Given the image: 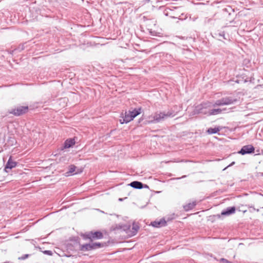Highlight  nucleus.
I'll use <instances>...</instances> for the list:
<instances>
[{
  "label": "nucleus",
  "instance_id": "nucleus-1",
  "mask_svg": "<svg viewBox=\"0 0 263 263\" xmlns=\"http://www.w3.org/2000/svg\"><path fill=\"white\" fill-rule=\"evenodd\" d=\"M175 115L174 112L172 111H167L163 112H157L154 116H149V123H158L161 122L165 119L173 117Z\"/></svg>",
  "mask_w": 263,
  "mask_h": 263
},
{
  "label": "nucleus",
  "instance_id": "nucleus-2",
  "mask_svg": "<svg viewBox=\"0 0 263 263\" xmlns=\"http://www.w3.org/2000/svg\"><path fill=\"white\" fill-rule=\"evenodd\" d=\"M206 107L205 106V104H200L197 107H196L194 112V113L193 115H195L197 114H208V115H215L221 113L223 111L226 110V108H215L209 110L208 112H207L204 109Z\"/></svg>",
  "mask_w": 263,
  "mask_h": 263
},
{
  "label": "nucleus",
  "instance_id": "nucleus-3",
  "mask_svg": "<svg viewBox=\"0 0 263 263\" xmlns=\"http://www.w3.org/2000/svg\"><path fill=\"white\" fill-rule=\"evenodd\" d=\"M141 112V108H138V109H135L132 111L129 110L128 112H125V116L123 118V121L120 120V122L121 124L124 123H128L133 120L134 118H135L137 116L139 115Z\"/></svg>",
  "mask_w": 263,
  "mask_h": 263
},
{
  "label": "nucleus",
  "instance_id": "nucleus-4",
  "mask_svg": "<svg viewBox=\"0 0 263 263\" xmlns=\"http://www.w3.org/2000/svg\"><path fill=\"white\" fill-rule=\"evenodd\" d=\"M105 243L93 242L92 241H90L89 243L80 245V249L83 251H90L103 247L105 246Z\"/></svg>",
  "mask_w": 263,
  "mask_h": 263
},
{
  "label": "nucleus",
  "instance_id": "nucleus-5",
  "mask_svg": "<svg viewBox=\"0 0 263 263\" xmlns=\"http://www.w3.org/2000/svg\"><path fill=\"white\" fill-rule=\"evenodd\" d=\"M236 99H234L231 97H226L217 100L213 105V106L228 105L234 104L237 102Z\"/></svg>",
  "mask_w": 263,
  "mask_h": 263
},
{
  "label": "nucleus",
  "instance_id": "nucleus-6",
  "mask_svg": "<svg viewBox=\"0 0 263 263\" xmlns=\"http://www.w3.org/2000/svg\"><path fill=\"white\" fill-rule=\"evenodd\" d=\"M84 239H89L90 241L93 242V240L99 239L103 238V234L100 231L89 232L83 235Z\"/></svg>",
  "mask_w": 263,
  "mask_h": 263
},
{
  "label": "nucleus",
  "instance_id": "nucleus-7",
  "mask_svg": "<svg viewBox=\"0 0 263 263\" xmlns=\"http://www.w3.org/2000/svg\"><path fill=\"white\" fill-rule=\"evenodd\" d=\"M28 106H17L9 111V113L15 116H20L26 113L28 110Z\"/></svg>",
  "mask_w": 263,
  "mask_h": 263
},
{
  "label": "nucleus",
  "instance_id": "nucleus-8",
  "mask_svg": "<svg viewBox=\"0 0 263 263\" xmlns=\"http://www.w3.org/2000/svg\"><path fill=\"white\" fill-rule=\"evenodd\" d=\"M254 152V148L251 145H247L243 146L241 150L238 152L239 154L245 155L247 154H251Z\"/></svg>",
  "mask_w": 263,
  "mask_h": 263
},
{
  "label": "nucleus",
  "instance_id": "nucleus-9",
  "mask_svg": "<svg viewBox=\"0 0 263 263\" xmlns=\"http://www.w3.org/2000/svg\"><path fill=\"white\" fill-rule=\"evenodd\" d=\"M16 165V163L12 161L11 158H10L5 166V170L6 172H8V170H11L15 167Z\"/></svg>",
  "mask_w": 263,
  "mask_h": 263
},
{
  "label": "nucleus",
  "instance_id": "nucleus-10",
  "mask_svg": "<svg viewBox=\"0 0 263 263\" xmlns=\"http://www.w3.org/2000/svg\"><path fill=\"white\" fill-rule=\"evenodd\" d=\"M82 172V168H78L77 169V167L73 165H71L69 166V172L67 173V174L68 173H73L74 174H77L79 173H80Z\"/></svg>",
  "mask_w": 263,
  "mask_h": 263
},
{
  "label": "nucleus",
  "instance_id": "nucleus-11",
  "mask_svg": "<svg viewBox=\"0 0 263 263\" xmlns=\"http://www.w3.org/2000/svg\"><path fill=\"white\" fill-rule=\"evenodd\" d=\"M166 224V221L164 219H162L158 221H154L152 223L153 226L155 227H161L164 226Z\"/></svg>",
  "mask_w": 263,
  "mask_h": 263
},
{
  "label": "nucleus",
  "instance_id": "nucleus-12",
  "mask_svg": "<svg viewBox=\"0 0 263 263\" xmlns=\"http://www.w3.org/2000/svg\"><path fill=\"white\" fill-rule=\"evenodd\" d=\"M235 211V207H230L227 209L226 210L223 211L221 212L222 215H229L233 214Z\"/></svg>",
  "mask_w": 263,
  "mask_h": 263
},
{
  "label": "nucleus",
  "instance_id": "nucleus-13",
  "mask_svg": "<svg viewBox=\"0 0 263 263\" xmlns=\"http://www.w3.org/2000/svg\"><path fill=\"white\" fill-rule=\"evenodd\" d=\"M129 185L132 187L137 189H141L143 187V184L141 182L137 181L132 182Z\"/></svg>",
  "mask_w": 263,
  "mask_h": 263
},
{
  "label": "nucleus",
  "instance_id": "nucleus-14",
  "mask_svg": "<svg viewBox=\"0 0 263 263\" xmlns=\"http://www.w3.org/2000/svg\"><path fill=\"white\" fill-rule=\"evenodd\" d=\"M75 143V141L73 139H70L67 140L65 142V147L69 148L73 145Z\"/></svg>",
  "mask_w": 263,
  "mask_h": 263
},
{
  "label": "nucleus",
  "instance_id": "nucleus-15",
  "mask_svg": "<svg viewBox=\"0 0 263 263\" xmlns=\"http://www.w3.org/2000/svg\"><path fill=\"white\" fill-rule=\"evenodd\" d=\"M215 36H213L212 37L214 38L217 39V40L219 41H223V39L227 40V37L225 36V34H214Z\"/></svg>",
  "mask_w": 263,
  "mask_h": 263
},
{
  "label": "nucleus",
  "instance_id": "nucleus-16",
  "mask_svg": "<svg viewBox=\"0 0 263 263\" xmlns=\"http://www.w3.org/2000/svg\"><path fill=\"white\" fill-rule=\"evenodd\" d=\"M139 228V226L137 224L134 223L132 227L133 231L132 232L131 235H135L137 233Z\"/></svg>",
  "mask_w": 263,
  "mask_h": 263
},
{
  "label": "nucleus",
  "instance_id": "nucleus-17",
  "mask_svg": "<svg viewBox=\"0 0 263 263\" xmlns=\"http://www.w3.org/2000/svg\"><path fill=\"white\" fill-rule=\"evenodd\" d=\"M220 130L219 128L218 127H215V128H210L208 129L207 132L209 134H215L217 132H218Z\"/></svg>",
  "mask_w": 263,
  "mask_h": 263
},
{
  "label": "nucleus",
  "instance_id": "nucleus-18",
  "mask_svg": "<svg viewBox=\"0 0 263 263\" xmlns=\"http://www.w3.org/2000/svg\"><path fill=\"white\" fill-rule=\"evenodd\" d=\"M195 205H196V204L195 202L190 203L188 204L187 205H185L184 206V208L185 210L188 211L190 209L193 208Z\"/></svg>",
  "mask_w": 263,
  "mask_h": 263
},
{
  "label": "nucleus",
  "instance_id": "nucleus-19",
  "mask_svg": "<svg viewBox=\"0 0 263 263\" xmlns=\"http://www.w3.org/2000/svg\"><path fill=\"white\" fill-rule=\"evenodd\" d=\"M214 21H215L212 18L206 17L204 20V23L205 24H212L214 23Z\"/></svg>",
  "mask_w": 263,
  "mask_h": 263
},
{
  "label": "nucleus",
  "instance_id": "nucleus-20",
  "mask_svg": "<svg viewBox=\"0 0 263 263\" xmlns=\"http://www.w3.org/2000/svg\"><path fill=\"white\" fill-rule=\"evenodd\" d=\"M29 256V255L28 254H25L23 256H22L21 257H20L19 259H25L26 258H27Z\"/></svg>",
  "mask_w": 263,
  "mask_h": 263
},
{
  "label": "nucleus",
  "instance_id": "nucleus-21",
  "mask_svg": "<svg viewBox=\"0 0 263 263\" xmlns=\"http://www.w3.org/2000/svg\"><path fill=\"white\" fill-rule=\"evenodd\" d=\"M221 260L222 261H223V262H229V261H228L227 259H224V258H222V259H221Z\"/></svg>",
  "mask_w": 263,
  "mask_h": 263
},
{
  "label": "nucleus",
  "instance_id": "nucleus-22",
  "mask_svg": "<svg viewBox=\"0 0 263 263\" xmlns=\"http://www.w3.org/2000/svg\"><path fill=\"white\" fill-rule=\"evenodd\" d=\"M235 164V162H232V163H231V164H230L228 166H232V165H233V164Z\"/></svg>",
  "mask_w": 263,
  "mask_h": 263
},
{
  "label": "nucleus",
  "instance_id": "nucleus-23",
  "mask_svg": "<svg viewBox=\"0 0 263 263\" xmlns=\"http://www.w3.org/2000/svg\"><path fill=\"white\" fill-rule=\"evenodd\" d=\"M50 252L49 251H45V253H47V254H49V253Z\"/></svg>",
  "mask_w": 263,
  "mask_h": 263
},
{
  "label": "nucleus",
  "instance_id": "nucleus-24",
  "mask_svg": "<svg viewBox=\"0 0 263 263\" xmlns=\"http://www.w3.org/2000/svg\"><path fill=\"white\" fill-rule=\"evenodd\" d=\"M196 19V18H194L193 19V20L194 21H195Z\"/></svg>",
  "mask_w": 263,
  "mask_h": 263
},
{
  "label": "nucleus",
  "instance_id": "nucleus-25",
  "mask_svg": "<svg viewBox=\"0 0 263 263\" xmlns=\"http://www.w3.org/2000/svg\"><path fill=\"white\" fill-rule=\"evenodd\" d=\"M98 44H100V41H98Z\"/></svg>",
  "mask_w": 263,
  "mask_h": 263
}]
</instances>
